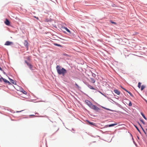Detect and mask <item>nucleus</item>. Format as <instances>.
<instances>
[{"instance_id": "nucleus-4", "label": "nucleus", "mask_w": 147, "mask_h": 147, "mask_svg": "<svg viewBox=\"0 0 147 147\" xmlns=\"http://www.w3.org/2000/svg\"><path fill=\"white\" fill-rule=\"evenodd\" d=\"M13 45V43L12 42L7 41H6L5 44V45Z\"/></svg>"}, {"instance_id": "nucleus-11", "label": "nucleus", "mask_w": 147, "mask_h": 147, "mask_svg": "<svg viewBox=\"0 0 147 147\" xmlns=\"http://www.w3.org/2000/svg\"><path fill=\"white\" fill-rule=\"evenodd\" d=\"M88 87L90 88L91 89H92V90H95V89L92 86H91L90 85H88Z\"/></svg>"}, {"instance_id": "nucleus-12", "label": "nucleus", "mask_w": 147, "mask_h": 147, "mask_svg": "<svg viewBox=\"0 0 147 147\" xmlns=\"http://www.w3.org/2000/svg\"><path fill=\"white\" fill-rule=\"evenodd\" d=\"M64 29H65V30L67 32H69V33H71V32L70 31V30H69L66 27H64Z\"/></svg>"}, {"instance_id": "nucleus-37", "label": "nucleus", "mask_w": 147, "mask_h": 147, "mask_svg": "<svg viewBox=\"0 0 147 147\" xmlns=\"http://www.w3.org/2000/svg\"><path fill=\"white\" fill-rule=\"evenodd\" d=\"M146 102L147 103V101L146 100Z\"/></svg>"}, {"instance_id": "nucleus-2", "label": "nucleus", "mask_w": 147, "mask_h": 147, "mask_svg": "<svg viewBox=\"0 0 147 147\" xmlns=\"http://www.w3.org/2000/svg\"><path fill=\"white\" fill-rule=\"evenodd\" d=\"M92 109H93L96 111H98L100 110V109L97 107L96 105H93V104L91 105V106L90 107Z\"/></svg>"}, {"instance_id": "nucleus-26", "label": "nucleus", "mask_w": 147, "mask_h": 147, "mask_svg": "<svg viewBox=\"0 0 147 147\" xmlns=\"http://www.w3.org/2000/svg\"><path fill=\"white\" fill-rule=\"evenodd\" d=\"M135 126V127H136V129H137V130L139 131V132H140V131L139 130V129L138 128V127L136 126Z\"/></svg>"}, {"instance_id": "nucleus-13", "label": "nucleus", "mask_w": 147, "mask_h": 147, "mask_svg": "<svg viewBox=\"0 0 147 147\" xmlns=\"http://www.w3.org/2000/svg\"><path fill=\"white\" fill-rule=\"evenodd\" d=\"M117 125V123H114V124H110L109 125V127H111L115 125Z\"/></svg>"}, {"instance_id": "nucleus-14", "label": "nucleus", "mask_w": 147, "mask_h": 147, "mask_svg": "<svg viewBox=\"0 0 147 147\" xmlns=\"http://www.w3.org/2000/svg\"><path fill=\"white\" fill-rule=\"evenodd\" d=\"M90 80H91V82H92L93 83H94L95 82V80L93 78H91Z\"/></svg>"}, {"instance_id": "nucleus-17", "label": "nucleus", "mask_w": 147, "mask_h": 147, "mask_svg": "<svg viewBox=\"0 0 147 147\" xmlns=\"http://www.w3.org/2000/svg\"><path fill=\"white\" fill-rule=\"evenodd\" d=\"M21 92L24 94H27V92L24 90H22V91H21Z\"/></svg>"}, {"instance_id": "nucleus-36", "label": "nucleus", "mask_w": 147, "mask_h": 147, "mask_svg": "<svg viewBox=\"0 0 147 147\" xmlns=\"http://www.w3.org/2000/svg\"><path fill=\"white\" fill-rule=\"evenodd\" d=\"M146 131L147 132V129H146Z\"/></svg>"}, {"instance_id": "nucleus-33", "label": "nucleus", "mask_w": 147, "mask_h": 147, "mask_svg": "<svg viewBox=\"0 0 147 147\" xmlns=\"http://www.w3.org/2000/svg\"><path fill=\"white\" fill-rule=\"evenodd\" d=\"M30 116H34V115H30Z\"/></svg>"}, {"instance_id": "nucleus-38", "label": "nucleus", "mask_w": 147, "mask_h": 147, "mask_svg": "<svg viewBox=\"0 0 147 147\" xmlns=\"http://www.w3.org/2000/svg\"><path fill=\"white\" fill-rule=\"evenodd\" d=\"M144 131V133H146L145 132V131Z\"/></svg>"}, {"instance_id": "nucleus-20", "label": "nucleus", "mask_w": 147, "mask_h": 147, "mask_svg": "<svg viewBox=\"0 0 147 147\" xmlns=\"http://www.w3.org/2000/svg\"><path fill=\"white\" fill-rule=\"evenodd\" d=\"M92 76L94 77V78H95L96 77V75L94 74L92 72H91Z\"/></svg>"}, {"instance_id": "nucleus-19", "label": "nucleus", "mask_w": 147, "mask_h": 147, "mask_svg": "<svg viewBox=\"0 0 147 147\" xmlns=\"http://www.w3.org/2000/svg\"><path fill=\"white\" fill-rule=\"evenodd\" d=\"M145 88V86L144 85H142L141 87V90H142Z\"/></svg>"}, {"instance_id": "nucleus-16", "label": "nucleus", "mask_w": 147, "mask_h": 147, "mask_svg": "<svg viewBox=\"0 0 147 147\" xmlns=\"http://www.w3.org/2000/svg\"><path fill=\"white\" fill-rule=\"evenodd\" d=\"M54 45H55L56 46H57L59 47H62L61 45H60L58 44L57 43H54Z\"/></svg>"}, {"instance_id": "nucleus-5", "label": "nucleus", "mask_w": 147, "mask_h": 147, "mask_svg": "<svg viewBox=\"0 0 147 147\" xmlns=\"http://www.w3.org/2000/svg\"><path fill=\"white\" fill-rule=\"evenodd\" d=\"M85 102L87 105H88L90 107L91 106L92 104L89 101L86 100H85Z\"/></svg>"}, {"instance_id": "nucleus-34", "label": "nucleus", "mask_w": 147, "mask_h": 147, "mask_svg": "<svg viewBox=\"0 0 147 147\" xmlns=\"http://www.w3.org/2000/svg\"><path fill=\"white\" fill-rule=\"evenodd\" d=\"M139 123V125H140V126L142 127H141V125Z\"/></svg>"}, {"instance_id": "nucleus-10", "label": "nucleus", "mask_w": 147, "mask_h": 147, "mask_svg": "<svg viewBox=\"0 0 147 147\" xmlns=\"http://www.w3.org/2000/svg\"><path fill=\"white\" fill-rule=\"evenodd\" d=\"M9 80L10 81V82L11 83H12V84H16V82L14 81V80H12L10 78H9Z\"/></svg>"}, {"instance_id": "nucleus-35", "label": "nucleus", "mask_w": 147, "mask_h": 147, "mask_svg": "<svg viewBox=\"0 0 147 147\" xmlns=\"http://www.w3.org/2000/svg\"><path fill=\"white\" fill-rule=\"evenodd\" d=\"M20 112V111H18L17 112Z\"/></svg>"}, {"instance_id": "nucleus-7", "label": "nucleus", "mask_w": 147, "mask_h": 147, "mask_svg": "<svg viewBox=\"0 0 147 147\" xmlns=\"http://www.w3.org/2000/svg\"><path fill=\"white\" fill-rule=\"evenodd\" d=\"M5 23L7 26H9L10 25V22L9 20L7 19H6L5 22Z\"/></svg>"}, {"instance_id": "nucleus-23", "label": "nucleus", "mask_w": 147, "mask_h": 147, "mask_svg": "<svg viewBox=\"0 0 147 147\" xmlns=\"http://www.w3.org/2000/svg\"><path fill=\"white\" fill-rule=\"evenodd\" d=\"M129 106H132V103L130 101L129 103Z\"/></svg>"}, {"instance_id": "nucleus-24", "label": "nucleus", "mask_w": 147, "mask_h": 147, "mask_svg": "<svg viewBox=\"0 0 147 147\" xmlns=\"http://www.w3.org/2000/svg\"><path fill=\"white\" fill-rule=\"evenodd\" d=\"M128 93L130 94L131 96L132 97H133V95L130 92H129Z\"/></svg>"}, {"instance_id": "nucleus-9", "label": "nucleus", "mask_w": 147, "mask_h": 147, "mask_svg": "<svg viewBox=\"0 0 147 147\" xmlns=\"http://www.w3.org/2000/svg\"><path fill=\"white\" fill-rule=\"evenodd\" d=\"M115 92L117 95H119L120 94V92L117 90H114Z\"/></svg>"}, {"instance_id": "nucleus-3", "label": "nucleus", "mask_w": 147, "mask_h": 147, "mask_svg": "<svg viewBox=\"0 0 147 147\" xmlns=\"http://www.w3.org/2000/svg\"><path fill=\"white\" fill-rule=\"evenodd\" d=\"M25 62L27 64V65L28 66L30 69L31 70H32V65L30 63L27 62V61H25Z\"/></svg>"}, {"instance_id": "nucleus-8", "label": "nucleus", "mask_w": 147, "mask_h": 147, "mask_svg": "<svg viewBox=\"0 0 147 147\" xmlns=\"http://www.w3.org/2000/svg\"><path fill=\"white\" fill-rule=\"evenodd\" d=\"M2 79L5 82L8 83L9 84H10V83L6 79L3 78L2 77Z\"/></svg>"}, {"instance_id": "nucleus-18", "label": "nucleus", "mask_w": 147, "mask_h": 147, "mask_svg": "<svg viewBox=\"0 0 147 147\" xmlns=\"http://www.w3.org/2000/svg\"><path fill=\"white\" fill-rule=\"evenodd\" d=\"M141 115H142V117L146 119V117H145V115H144V114H143V113L141 112Z\"/></svg>"}, {"instance_id": "nucleus-31", "label": "nucleus", "mask_w": 147, "mask_h": 147, "mask_svg": "<svg viewBox=\"0 0 147 147\" xmlns=\"http://www.w3.org/2000/svg\"><path fill=\"white\" fill-rule=\"evenodd\" d=\"M28 59H29V57H28Z\"/></svg>"}, {"instance_id": "nucleus-27", "label": "nucleus", "mask_w": 147, "mask_h": 147, "mask_svg": "<svg viewBox=\"0 0 147 147\" xmlns=\"http://www.w3.org/2000/svg\"><path fill=\"white\" fill-rule=\"evenodd\" d=\"M140 121H142V122L144 124V123L143 121L142 120H140Z\"/></svg>"}, {"instance_id": "nucleus-22", "label": "nucleus", "mask_w": 147, "mask_h": 147, "mask_svg": "<svg viewBox=\"0 0 147 147\" xmlns=\"http://www.w3.org/2000/svg\"><path fill=\"white\" fill-rule=\"evenodd\" d=\"M121 88L123 89L124 90H125V91H126V92H127L128 93L129 92V91H128L126 89H125L121 87Z\"/></svg>"}, {"instance_id": "nucleus-32", "label": "nucleus", "mask_w": 147, "mask_h": 147, "mask_svg": "<svg viewBox=\"0 0 147 147\" xmlns=\"http://www.w3.org/2000/svg\"><path fill=\"white\" fill-rule=\"evenodd\" d=\"M99 92L100 93H101L102 94H102V93H101L100 92V91H99Z\"/></svg>"}, {"instance_id": "nucleus-21", "label": "nucleus", "mask_w": 147, "mask_h": 147, "mask_svg": "<svg viewBox=\"0 0 147 147\" xmlns=\"http://www.w3.org/2000/svg\"><path fill=\"white\" fill-rule=\"evenodd\" d=\"M141 83L140 82H139L138 83V88H140V87H141Z\"/></svg>"}, {"instance_id": "nucleus-29", "label": "nucleus", "mask_w": 147, "mask_h": 147, "mask_svg": "<svg viewBox=\"0 0 147 147\" xmlns=\"http://www.w3.org/2000/svg\"><path fill=\"white\" fill-rule=\"evenodd\" d=\"M2 78H0V81H2Z\"/></svg>"}, {"instance_id": "nucleus-15", "label": "nucleus", "mask_w": 147, "mask_h": 147, "mask_svg": "<svg viewBox=\"0 0 147 147\" xmlns=\"http://www.w3.org/2000/svg\"><path fill=\"white\" fill-rule=\"evenodd\" d=\"M88 122L90 125H95V123H94L93 122H90L89 121H88Z\"/></svg>"}, {"instance_id": "nucleus-6", "label": "nucleus", "mask_w": 147, "mask_h": 147, "mask_svg": "<svg viewBox=\"0 0 147 147\" xmlns=\"http://www.w3.org/2000/svg\"><path fill=\"white\" fill-rule=\"evenodd\" d=\"M24 41L25 43H24V44L27 48V50H28V43L26 40H25Z\"/></svg>"}, {"instance_id": "nucleus-1", "label": "nucleus", "mask_w": 147, "mask_h": 147, "mask_svg": "<svg viewBox=\"0 0 147 147\" xmlns=\"http://www.w3.org/2000/svg\"><path fill=\"white\" fill-rule=\"evenodd\" d=\"M56 69L58 74L59 75H62L64 76L67 73L66 70L59 65H57Z\"/></svg>"}, {"instance_id": "nucleus-25", "label": "nucleus", "mask_w": 147, "mask_h": 147, "mask_svg": "<svg viewBox=\"0 0 147 147\" xmlns=\"http://www.w3.org/2000/svg\"><path fill=\"white\" fill-rule=\"evenodd\" d=\"M111 23L112 24H116V23L115 22H112L111 21Z\"/></svg>"}, {"instance_id": "nucleus-28", "label": "nucleus", "mask_w": 147, "mask_h": 147, "mask_svg": "<svg viewBox=\"0 0 147 147\" xmlns=\"http://www.w3.org/2000/svg\"><path fill=\"white\" fill-rule=\"evenodd\" d=\"M75 85L78 87L79 86H78V85L76 84V83L75 84Z\"/></svg>"}, {"instance_id": "nucleus-30", "label": "nucleus", "mask_w": 147, "mask_h": 147, "mask_svg": "<svg viewBox=\"0 0 147 147\" xmlns=\"http://www.w3.org/2000/svg\"><path fill=\"white\" fill-rule=\"evenodd\" d=\"M0 70H2V69L1 68V67H0Z\"/></svg>"}]
</instances>
